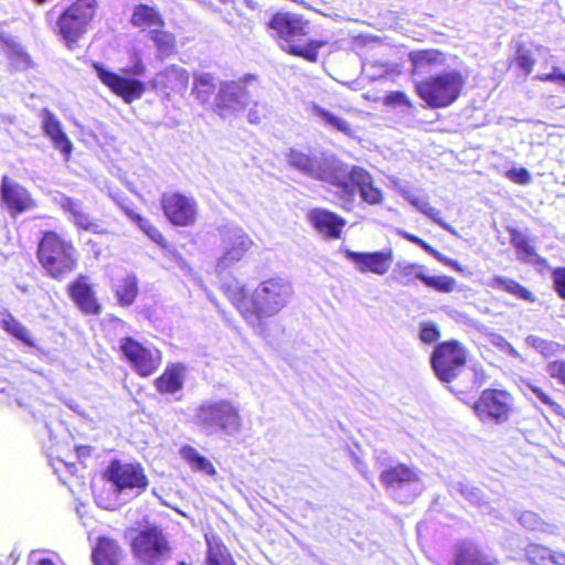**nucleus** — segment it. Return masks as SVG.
<instances>
[{
    "label": "nucleus",
    "mask_w": 565,
    "mask_h": 565,
    "mask_svg": "<svg viewBox=\"0 0 565 565\" xmlns=\"http://www.w3.org/2000/svg\"><path fill=\"white\" fill-rule=\"evenodd\" d=\"M425 273L426 268L424 265L407 260H399L395 264L392 276L399 285L411 286L414 284L415 279L423 281Z\"/></svg>",
    "instance_id": "obj_30"
},
{
    "label": "nucleus",
    "mask_w": 565,
    "mask_h": 565,
    "mask_svg": "<svg viewBox=\"0 0 565 565\" xmlns=\"http://www.w3.org/2000/svg\"><path fill=\"white\" fill-rule=\"evenodd\" d=\"M131 64L125 68H122V72L126 73V74H130V75H135V76H141L145 74L146 72V66L145 64L142 63V60L141 57L139 56L138 53H134L131 55V60H130Z\"/></svg>",
    "instance_id": "obj_52"
},
{
    "label": "nucleus",
    "mask_w": 565,
    "mask_h": 565,
    "mask_svg": "<svg viewBox=\"0 0 565 565\" xmlns=\"http://www.w3.org/2000/svg\"><path fill=\"white\" fill-rule=\"evenodd\" d=\"M250 104V95L246 86L239 82H224L216 96L220 109L239 111Z\"/></svg>",
    "instance_id": "obj_21"
},
{
    "label": "nucleus",
    "mask_w": 565,
    "mask_h": 565,
    "mask_svg": "<svg viewBox=\"0 0 565 565\" xmlns=\"http://www.w3.org/2000/svg\"><path fill=\"white\" fill-rule=\"evenodd\" d=\"M132 552L145 565H154L168 554V542L162 532L156 527H147L132 540Z\"/></svg>",
    "instance_id": "obj_10"
},
{
    "label": "nucleus",
    "mask_w": 565,
    "mask_h": 565,
    "mask_svg": "<svg viewBox=\"0 0 565 565\" xmlns=\"http://www.w3.org/2000/svg\"><path fill=\"white\" fill-rule=\"evenodd\" d=\"M63 207L72 214L73 221L78 227L89 231H95L97 227L89 215L83 211L81 203L77 201L66 199L63 203Z\"/></svg>",
    "instance_id": "obj_42"
},
{
    "label": "nucleus",
    "mask_w": 565,
    "mask_h": 565,
    "mask_svg": "<svg viewBox=\"0 0 565 565\" xmlns=\"http://www.w3.org/2000/svg\"><path fill=\"white\" fill-rule=\"evenodd\" d=\"M226 294L252 331L268 338L269 319L278 316L291 303L295 289L288 278L273 276L258 282L252 291L245 285L235 282L227 287Z\"/></svg>",
    "instance_id": "obj_1"
},
{
    "label": "nucleus",
    "mask_w": 565,
    "mask_h": 565,
    "mask_svg": "<svg viewBox=\"0 0 565 565\" xmlns=\"http://www.w3.org/2000/svg\"><path fill=\"white\" fill-rule=\"evenodd\" d=\"M2 327L6 331H8L10 334L15 337L17 339L21 340L28 345H33V341L29 334L28 329L17 321L13 317L8 316L2 320Z\"/></svg>",
    "instance_id": "obj_45"
},
{
    "label": "nucleus",
    "mask_w": 565,
    "mask_h": 565,
    "mask_svg": "<svg viewBox=\"0 0 565 565\" xmlns=\"http://www.w3.org/2000/svg\"><path fill=\"white\" fill-rule=\"evenodd\" d=\"M253 245L252 237L242 227H227L222 234V255L217 258V270H225L238 263Z\"/></svg>",
    "instance_id": "obj_11"
},
{
    "label": "nucleus",
    "mask_w": 565,
    "mask_h": 565,
    "mask_svg": "<svg viewBox=\"0 0 565 565\" xmlns=\"http://www.w3.org/2000/svg\"><path fill=\"white\" fill-rule=\"evenodd\" d=\"M439 330L435 323L424 322L420 326L419 338L424 343H433L439 339Z\"/></svg>",
    "instance_id": "obj_50"
},
{
    "label": "nucleus",
    "mask_w": 565,
    "mask_h": 565,
    "mask_svg": "<svg viewBox=\"0 0 565 565\" xmlns=\"http://www.w3.org/2000/svg\"><path fill=\"white\" fill-rule=\"evenodd\" d=\"M451 490L460 493L471 503L481 507L482 505V494L480 489L470 486L466 481H457L451 484Z\"/></svg>",
    "instance_id": "obj_47"
},
{
    "label": "nucleus",
    "mask_w": 565,
    "mask_h": 565,
    "mask_svg": "<svg viewBox=\"0 0 565 565\" xmlns=\"http://www.w3.org/2000/svg\"><path fill=\"white\" fill-rule=\"evenodd\" d=\"M403 237L406 238L407 241L412 242V243H415L417 244L418 246H420L424 250H426L428 254H433V252L435 250L434 247H431L429 244H427L425 241H423L422 238L413 235V234H409V233H406V232H403Z\"/></svg>",
    "instance_id": "obj_60"
},
{
    "label": "nucleus",
    "mask_w": 565,
    "mask_h": 565,
    "mask_svg": "<svg viewBox=\"0 0 565 565\" xmlns=\"http://www.w3.org/2000/svg\"><path fill=\"white\" fill-rule=\"evenodd\" d=\"M131 22L138 28L150 29V31L163 25V20L158 11L145 4L135 8Z\"/></svg>",
    "instance_id": "obj_36"
},
{
    "label": "nucleus",
    "mask_w": 565,
    "mask_h": 565,
    "mask_svg": "<svg viewBox=\"0 0 565 565\" xmlns=\"http://www.w3.org/2000/svg\"><path fill=\"white\" fill-rule=\"evenodd\" d=\"M114 291L120 306H130L138 294V281L135 275L126 274L114 284Z\"/></svg>",
    "instance_id": "obj_35"
},
{
    "label": "nucleus",
    "mask_w": 565,
    "mask_h": 565,
    "mask_svg": "<svg viewBox=\"0 0 565 565\" xmlns=\"http://www.w3.org/2000/svg\"><path fill=\"white\" fill-rule=\"evenodd\" d=\"M97 9V0H76L57 20V33L68 49L87 32Z\"/></svg>",
    "instance_id": "obj_6"
},
{
    "label": "nucleus",
    "mask_w": 565,
    "mask_h": 565,
    "mask_svg": "<svg viewBox=\"0 0 565 565\" xmlns=\"http://www.w3.org/2000/svg\"><path fill=\"white\" fill-rule=\"evenodd\" d=\"M188 83L186 70L178 65H170L153 77L151 85L153 88L182 92L186 89Z\"/></svg>",
    "instance_id": "obj_25"
},
{
    "label": "nucleus",
    "mask_w": 565,
    "mask_h": 565,
    "mask_svg": "<svg viewBox=\"0 0 565 565\" xmlns=\"http://www.w3.org/2000/svg\"><path fill=\"white\" fill-rule=\"evenodd\" d=\"M194 424L207 435L239 431L242 418L237 406L228 399L206 401L195 411Z\"/></svg>",
    "instance_id": "obj_3"
},
{
    "label": "nucleus",
    "mask_w": 565,
    "mask_h": 565,
    "mask_svg": "<svg viewBox=\"0 0 565 565\" xmlns=\"http://www.w3.org/2000/svg\"><path fill=\"white\" fill-rule=\"evenodd\" d=\"M381 481L394 491L409 490L412 492L411 498L418 495L424 489L419 471L404 465L384 470L381 473Z\"/></svg>",
    "instance_id": "obj_18"
},
{
    "label": "nucleus",
    "mask_w": 565,
    "mask_h": 565,
    "mask_svg": "<svg viewBox=\"0 0 565 565\" xmlns=\"http://www.w3.org/2000/svg\"><path fill=\"white\" fill-rule=\"evenodd\" d=\"M518 521L519 523L527 529V530H531V531H547L546 530V526L547 524H545L541 519L540 516L532 512V511H523L519 516H518Z\"/></svg>",
    "instance_id": "obj_48"
},
{
    "label": "nucleus",
    "mask_w": 565,
    "mask_h": 565,
    "mask_svg": "<svg viewBox=\"0 0 565 565\" xmlns=\"http://www.w3.org/2000/svg\"><path fill=\"white\" fill-rule=\"evenodd\" d=\"M505 177L518 184H529L531 182V174L525 168H512L505 172Z\"/></svg>",
    "instance_id": "obj_51"
},
{
    "label": "nucleus",
    "mask_w": 565,
    "mask_h": 565,
    "mask_svg": "<svg viewBox=\"0 0 565 565\" xmlns=\"http://www.w3.org/2000/svg\"><path fill=\"white\" fill-rule=\"evenodd\" d=\"M532 392L540 398L545 405H547L555 414L562 415L563 408L559 404L554 402L547 394H545L540 387L532 386Z\"/></svg>",
    "instance_id": "obj_54"
},
{
    "label": "nucleus",
    "mask_w": 565,
    "mask_h": 565,
    "mask_svg": "<svg viewBox=\"0 0 565 565\" xmlns=\"http://www.w3.org/2000/svg\"><path fill=\"white\" fill-rule=\"evenodd\" d=\"M130 220L154 243L160 245L164 252L166 255L169 256L171 259H174L178 263H181L182 259L180 255L172 249L168 242L166 241L164 236L161 234V232L151 224V222L138 213H130Z\"/></svg>",
    "instance_id": "obj_28"
},
{
    "label": "nucleus",
    "mask_w": 565,
    "mask_h": 565,
    "mask_svg": "<svg viewBox=\"0 0 565 565\" xmlns=\"http://www.w3.org/2000/svg\"><path fill=\"white\" fill-rule=\"evenodd\" d=\"M42 128L46 137H49L56 149L65 157L72 152V142L62 129L60 119L49 109L41 111Z\"/></svg>",
    "instance_id": "obj_23"
},
{
    "label": "nucleus",
    "mask_w": 565,
    "mask_h": 565,
    "mask_svg": "<svg viewBox=\"0 0 565 565\" xmlns=\"http://www.w3.org/2000/svg\"><path fill=\"white\" fill-rule=\"evenodd\" d=\"M340 199L352 203L356 191L369 204H380L383 201L382 191L374 185L371 174L361 167H349L341 162L337 179L332 183Z\"/></svg>",
    "instance_id": "obj_5"
},
{
    "label": "nucleus",
    "mask_w": 565,
    "mask_h": 565,
    "mask_svg": "<svg viewBox=\"0 0 565 565\" xmlns=\"http://www.w3.org/2000/svg\"><path fill=\"white\" fill-rule=\"evenodd\" d=\"M525 554L534 565H565V554L553 552L543 545L531 544L526 547Z\"/></svg>",
    "instance_id": "obj_31"
},
{
    "label": "nucleus",
    "mask_w": 565,
    "mask_h": 565,
    "mask_svg": "<svg viewBox=\"0 0 565 565\" xmlns=\"http://www.w3.org/2000/svg\"><path fill=\"white\" fill-rule=\"evenodd\" d=\"M526 343L534 349H536L540 353H542L544 356H550L555 352V348L557 344L546 341L544 339H541L536 335H529L526 338Z\"/></svg>",
    "instance_id": "obj_49"
},
{
    "label": "nucleus",
    "mask_w": 565,
    "mask_h": 565,
    "mask_svg": "<svg viewBox=\"0 0 565 565\" xmlns=\"http://www.w3.org/2000/svg\"><path fill=\"white\" fill-rule=\"evenodd\" d=\"M166 217L175 226H190L196 220L198 206L193 198L181 193H164L161 199Z\"/></svg>",
    "instance_id": "obj_16"
},
{
    "label": "nucleus",
    "mask_w": 565,
    "mask_h": 565,
    "mask_svg": "<svg viewBox=\"0 0 565 565\" xmlns=\"http://www.w3.org/2000/svg\"><path fill=\"white\" fill-rule=\"evenodd\" d=\"M118 204L120 205V207L125 211V213L127 214V216L130 218V213H135L132 211V209H130L127 204H125L124 202H120L118 201Z\"/></svg>",
    "instance_id": "obj_63"
},
{
    "label": "nucleus",
    "mask_w": 565,
    "mask_h": 565,
    "mask_svg": "<svg viewBox=\"0 0 565 565\" xmlns=\"http://www.w3.org/2000/svg\"><path fill=\"white\" fill-rule=\"evenodd\" d=\"M465 84V76L458 70L449 68L418 81L416 93L429 107L443 108L458 99Z\"/></svg>",
    "instance_id": "obj_2"
},
{
    "label": "nucleus",
    "mask_w": 565,
    "mask_h": 565,
    "mask_svg": "<svg viewBox=\"0 0 565 565\" xmlns=\"http://www.w3.org/2000/svg\"><path fill=\"white\" fill-rule=\"evenodd\" d=\"M553 282L555 286V290L565 299V268H556L552 273Z\"/></svg>",
    "instance_id": "obj_55"
},
{
    "label": "nucleus",
    "mask_w": 565,
    "mask_h": 565,
    "mask_svg": "<svg viewBox=\"0 0 565 565\" xmlns=\"http://www.w3.org/2000/svg\"><path fill=\"white\" fill-rule=\"evenodd\" d=\"M70 296L77 307L86 315H98L100 305L98 303L92 286L84 276L78 277L68 287Z\"/></svg>",
    "instance_id": "obj_22"
},
{
    "label": "nucleus",
    "mask_w": 565,
    "mask_h": 565,
    "mask_svg": "<svg viewBox=\"0 0 565 565\" xmlns=\"http://www.w3.org/2000/svg\"><path fill=\"white\" fill-rule=\"evenodd\" d=\"M38 258L47 275L63 279L76 267L74 246L54 232L43 235L38 246Z\"/></svg>",
    "instance_id": "obj_4"
},
{
    "label": "nucleus",
    "mask_w": 565,
    "mask_h": 565,
    "mask_svg": "<svg viewBox=\"0 0 565 565\" xmlns=\"http://www.w3.org/2000/svg\"><path fill=\"white\" fill-rule=\"evenodd\" d=\"M309 224L323 237L337 239L341 237L345 220L326 209L315 207L308 211Z\"/></svg>",
    "instance_id": "obj_20"
},
{
    "label": "nucleus",
    "mask_w": 565,
    "mask_h": 565,
    "mask_svg": "<svg viewBox=\"0 0 565 565\" xmlns=\"http://www.w3.org/2000/svg\"><path fill=\"white\" fill-rule=\"evenodd\" d=\"M214 90L215 83L210 73H200L194 76L193 94L200 103H207Z\"/></svg>",
    "instance_id": "obj_40"
},
{
    "label": "nucleus",
    "mask_w": 565,
    "mask_h": 565,
    "mask_svg": "<svg viewBox=\"0 0 565 565\" xmlns=\"http://www.w3.org/2000/svg\"><path fill=\"white\" fill-rule=\"evenodd\" d=\"M536 78L542 82H563V83H565V73H562L558 67H554L552 73L537 75Z\"/></svg>",
    "instance_id": "obj_58"
},
{
    "label": "nucleus",
    "mask_w": 565,
    "mask_h": 565,
    "mask_svg": "<svg viewBox=\"0 0 565 565\" xmlns=\"http://www.w3.org/2000/svg\"><path fill=\"white\" fill-rule=\"evenodd\" d=\"M255 107L256 108H260V113L262 115H258L257 110H254V109H250L249 113H248V119L250 122H259L262 117H266L267 113H268V108H267V105L265 104H255Z\"/></svg>",
    "instance_id": "obj_61"
},
{
    "label": "nucleus",
    "mask_w": 565,
    "mask_h": 565,
    "mask_svg": "<svg viewBox=\"0 0 565 565\" xmlns=\"http://www.w3.org/2000/svg\"><path fill=\"white\" fill-rule=\"evenodd\" d=\"M516 63L524 71L525 75H529L533 68L534 60L527 51L520 49L516 52Z\"/></svg>",
    "instance_id": "obj_53"
},
{
    "label": "nucleus",
    "mask_w": 565,
    "mask_h": 565,
    "mask_svg": "<svg viewBox=\"0 0 565 565\" xmlns=\"http://www.w3.org/2000/svg\"><path fill=\"white\" fill-rule=\"evenodd\" d=\"M99 81L113 93L122 98L125 103H132L142 97L146 85L139 79L122 77L100 63L93 64Z\"/></svg>",
    "instance_id": "obj_14"
},
{
    "label": "nucleus",
    "mask_w": 565,
    "mask_h": 565,
    "mask_svg": "<svg viewBox=\"0 0 565 565\" xmlns=\"http://www.w3.org/2000/svg\"><path fill=\"white\" fill-rule=\"evenodd\" d=\"M405 198L413 206H415L418 211L427 215L444 230L455 234V230L439 217V211L429 205L428 200L425 195L409 192L405 194Z\"/></svg>",
    "instance_id": "obj_38"
},
{
    "label": "nucleus",
    "mask_w": 565,
    "mask_h": 565,
    "mask_svg": "<svg viewBox=\"0 0 565 565\" xmlns=\"http://www.w3.org/2000/svg\"><path fill=\"white\" fill-rule=\"evenodd\" d=\"M207 552L205 565H235L228 550L215 535H205Z\"/></svg>",
    "instance_id": "obj_33"
},
{
    "label": "nucleus",
    "mask_w": 565,
    "mask_h": 565,
    "mask_svg": "<svg viewBox=\"0 0 565 565\" xmlns=\"http://www.w3.org/2000/svg\"><path fill=\"white\" fill-rule=\"evenodd\" d=\"M385 104L390 106L406 105L412 107V103L406 94L402 92H392L385 97Z\"/></svg>",
    "instance_id": "obj_57"
},
{
    "label": "nucleus",
    "mask_w": 565,
    "mask_h": 565,
    "mask_svg": "<svg viewBox=\"0 0 565 565\" xmlns=\"http://www.w3.org/2000/svg\"><path fill=\"white\" fill-rule=\"evenodd\" d=\"M431 256L434 258H436L437 260H439L440 263L445 264L446 266L454 268L457 271L462 270V267L460 266V264L457 260L450 259V258L444 256L441 253H439L436 249L433 252Z\"/></svg>",
    "instance_id": "obj_59"
},
{
    "label": "nucleus",
    "mask_w": 565,
    "mask_h": 565,
    "mask_svg": "<svg viewBox=\"0 0 565 565\" xmlns=\"http://www.w3.org/2000/svg\"><path fill=\"white\" fill-rule=\"evenodd\" d=\"M245 3L250 8V9H256L257 8V3L254 2L253 0H244Z\"/></svg>",
    "instance_id": "obj_64"
},
{
    "label": "nucleus",
    "mask_w": 565,
    "mask_h": 565,
    "mask_svg": "<svg viewBox=\"0 0 565 565\" xmlns=\"http://www.w3.org/2000/svg\"><path fill=\"white\" fill-rule=\"evenodd\" d=\"M7 54L17 68H28L31 66V58L21 44L13 41L8 42Z\"/></svg>",
    "instance_id": "obj_46"
},
{
    "label": "nucleus",
    "mask_w": 565,
    "mask_h": 565,
    "mask_svg": "<svg viewBox=\"0 0 565 565\" xmlns=\"http://www.w3.org/2000/svg\"><path fill=\"white\" fill-rule=\"evenodd\" d=\"M511 244L515 248L516 256L520 260L535 265H546V260L536 254L535 247L526 234L513 230L511 232Z\"/></svg>",
    "instance_id": "obj_27"
},
{
    "label": "nucleus",
    "mask_w": 565,
    "mask_h": 565,
    "mask_svg": "<svg viewBox=\"0 0 565 565\" xmlns=\"http://www.w3.org/2000/svg\"><path fill=\"white\" fill-rule=\"evenodd\" d=\"M495 559L484 554L472 543H463L459 547L456 565H494Z\"/></svg>",
    "instance_id": "obj_32"
},
{
    "label": "nucleus",
    "mask_w": 565,
    "mask_h": 565,
    "mask_svg": "<svg viewBox=\"0 0 565 565\" xmlns=\"http://www.w3.org/2000/svg\"><path fill=\"white\" fill-rule=\"evenodd\" d=\"M288 163L302 173L332 185L341 161L333 157L310 158L303 152L290 150Z\"/></svg>",
    "instance_id": "obj_9"
},
{
    "label": "nucleus",
    "mask_w": 565,
    "mask_h": 565,
    "mask_svg": "<svg viewBox=\"0 0 565 565\" xmlns=\"http://www.w3.org/2000/svg\"><path fill=\"white\" fill-rule=\"evenodd\" d=\"M268 28L275 32L284 51L288 44H297L309 33V22L291 12H277L269 20Z\"/></svg>",
    "instance_id": "obj_13"
},
{
    "label": "nucleus",
    "mask_w": 565,
    "mask_h": 565,
    "mask_svg": "<svg viewBox=\"0 0 565 565\" xmlns=\"http://www.w3.org/2000/svg\"><path fill=\"white\" fill-rule=\"evenodd\" d=\"M512 407L511 395L502 390H484L473 405L480 420L503 423L509 418Z\"/></svg>",
    "instance_id": "obj_12"
},
{
    "label": "nucleus",
    "mask_w": 565,
    "mask_h": 565,
    "mask_svg": "<svg viewBox=\"0 0 565 565\" xmlns=\"http://www.w3.org/2000/svg\"><path fill=\"white\" fill-rule=\"evenodd\" d=\"M180 456L182 459H184L190 467L195 470L200 471L210 476L215 475V469L212 465V462L199 454V451L193 448L192 446H184L180 449Z\"/></svg>",
    "instance_id": "obj_39"
},
{
    "label": "nucleus",
    "mask_w": 565,
    "mask_h": 565,
    "mask_svg": "<svg viewBox=\"0 0 565 565\" xmlns=\"http://www.w3.org/2000/svg\"><path fill=\"white\" fill-rule=\"evenodd\" d=\"M430 360L438 379L443 382H450L462 370L467 352L458 341H447L436 347Z\"/></svg>",
    "instance_id": "obj_7"
},
{
    "label": "nucleus",
    "mask_w": 565,
    "mask_h": 565,
    "mask_svg": "<svg viewBox=\"0 0 565 565\" xmlns=\"http://www.w3.org/2000/svg\"><path fill=\"white\" fill-rule=\"evenodd\" d=\"M344 254L354 264L355 269L362 274L373 273L383 276L390 270L394 260L391 248L373 253L345 249Z\"/></svg>",
    "instance_id": "obj_19"
},
{
    "label": "nucleus",
    "mask_w": 565,
    "mask_h": 565,
    "mask_svg": "<svg viewBox=\"0 0 565 565\" xmlns=\"http://www.w3.org/2000/svg\"><path fill=\"white\" fill-rule=\"evenodd\" d=\"M310 113L312 116L319 118V120L326 126H329L338 131H341L347 136L353 135V130L345 119L332 114L331 111L322 108L321 106L312 104Z\"/></svg>",
    "instance_id": "obj_37"
},
{
    "label": "nucleus",
    "mask_w": 565,
    "mask_h": 565,
    "mask_svg": "<svg viewBox=\"0 0 565 565\" xmlns=\"http://www.w3.org/2000/svg\"><path fill=\"white\" fill-rule=\"evenodd\" d=\"M323 42L310 41L308 44H288L286 52L296 56H301L309 62H316L318 57V50L322 47Z\"/></svg>",
    "instance_id": "obj_43"
},
{
    "label": "nucleus",
    "mask_w": 565,
    "mask_h": 565,
    "mask_svg": "<svg viewBox=\"0 0 565 565\" xmlns=\"http://www.w3.org/2000/svg\"><path fill=\"white\" fill-rule=\"evenodd\" d=\"M0 203L12 217H17L36 206L31 193L7 175H3L1 180Z\"/></svg>",
    "instance_id": "obj_15"
},
{
    "label": "nucleus",
    "mask_w": 565,
    "mask_h": 565,
    "mask_svg": "<svg viewBox=\"0 0 565 565\" xmlns=\"http://www.w3.org/2000/svg\"><path fill=\"white\" fill-rule=\"evenodd\" d=\"M150 36L156 43L161 58L171 55L175 51V38L172 33L158 28L150 31Z\"/></svg>",
    "instance_id": "obj_41"
},
{
    "label": "nucleus",
    "mask_w": 565,
    "mask_h": 565,
    "mask_svg": "<svg viewBox=\"0 0 565 565\" xmlns=\"http://www.w3.org/2000/svg\"><path fill=\"white\" fill-rule=\"evenodd\" d=\"M414 74H426L437 71L447 64V56L438 50L412 51L408 55Z\"/></svg>",
    "instance_id": "obj_24"
},
{
    "label": "nucleus",
    "mask_w": 565,
    "mask_h": 565,
    "mask_svg": "<svg viewBox=\"0 0 565 565\" xmlns=\"http://www.w3.org/2000/svg\"><path fill=\"white\" fill-rule=\"evenodd\" d=\"M120 348L125 356L142 376L152 374L161 364L159 350L146 348L131 338L124 339Z\"/></svg>",
    "instance_id": "obj_17"
},
{
    "label": "nucleus",
    "mask_w": 565,
    "mask_h": 565,
    "mask_svg": "<svg viewBox=\"0 0 565 565\" xmlns=\"http://www.w3.org/2000/svg\"><path fill=\"white\" fill-rule=\"evenodd\" d=\"M30 559L32 563L36 565H55L52 559L47 557H41V553L33 551L30 555Z\"/></svg>",
    "instance_id": "obj_62"
},
{
    "label": "nucleus",
    "mask_w": 565,
    "mask_h": 565,
    "mask_svg": "<svg viewBox=\"0 0 565 565\" xmlns=\"http://www.w3.org/2000/svg\"><path fill=\"white\" fill-rule=\"evenodd\" d=\"M121 556V550L116 541L100 537L93 552L95 565H117Z\"/></svg>",
    "instance_id": "obj_29"
},
{
    "label": "nucleus",
    "mask_w": 565,
    "mask_h": 565,
    "mask_svg": "<svg viewBox=\"0 0 565 565\" xmlns=\"http://www.w3.org/2000/svg\"><path fill=\"white\" fill-rule=\"evenodd\" d=\"M105 477L118 493L135 491L139 494L148 486L143 468L139 463L114 460L106 469Z\"/></svg>",
    "instance_id": "obj_8"
},
{
    "label": "nucleus",
    "mask_w": 565,
    "mask_h": 565,
    "mask_svg": "<svg viewBox=\"0 0 565 565\" xmlns=\"http://www.w3.org/2000/svg\"><path fill=\"white\" fill-rule=\"evenodd\" d=\"M423 282L436 290V291H439V292H451L455 290L456 288V280L452 278V277H449V276H445V275H441V276H429L425 273V278L423 280Z\"/></svg>",
    "instance_id": "obj_44"
},
{
    "label": "nucleus",
    "mask_w": 565,
    "mask_h": 565,
    "mask_svg": "<svg viewBox=\"0 0 565 565\" xmlns=\"http://www.w3.org/2000/svg\"><path fill=\"white\" fill-rule=\"evenodd\" d=\"M487 286L493 289L503 290L519 299H523L530 302L535 300V297L530 290L511 278L494 276L487 281Z\"/></svg>",
    "instance_id": "obj_34"
},
{
    "label": "nucleus",
    "mask_w": 565,
    "mask_h": 565,
    "mask_svg": "<svg viewBox=\"0 0 565 565\" xmlns=\"http://www.w3.org/2000/svg\"><path fill=\"white\" fill-rule=\"evenodd\" d=\"M547 373L559 381V383L565 384V361H554L548 364Z\"/></svg>",
    "instance_id": "obj_56"
},
{
    "label": "nucleus",
    "mask_w": 565,
    "mask_h": 565,
    "mask_svg": "<svg viewBox=\"0 0 565 565\" xmlns=\"http://www.w3.org/2000/svg\"><path fill=\"white\" fill-rule=\"evenodd\" d=\"M186 367L181 363L167 366L164 372L156 380V387L160 393L174 394L183 388Z\"/></svg>",
    "instance_id": "obj_26"
}]
</instances>
